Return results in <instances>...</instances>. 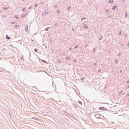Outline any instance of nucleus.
Here are the masks:
<instances>
[{"mask_svg":"<svg viewBox=\"0 0 129 129\" xmlns=\"http://www.w3.org/2000/svg\"><path fill=\"white\" fill-rule=\"evenodd\" d=\"M6 38L8 40H9L11 39V38L8 36L7 35H6Z\"/></svg>","mask_w":129,"mask_h":129,"instance_id":"obj_2","label":"nucleus"},{"mask_svg":"<svg viewBox=\"0 0 129 129\" xmlns=\"http://www.w3.org/2000/svg\"><path fill=\"white\" fill-rule=\"evenodd\" d=\"M84 19H85V18H84Z\"/></svg>","mask_w":129,"mask_h":129,"instance_id":"obj_14","label":"nucleus"},{"mask_svg":"<svg viewBox=\"0 0 129 129\" xmlns=\"http://www.w3.org/2000/svg\"><path fill=\"white\" fill-rule=\"evenodd\" d=\"M60 12V11L59 10H58L57 11V13H59Z\"/></svg>","mask_w":129,"mask_h":129,"instance_id":"obj_6","label":"nucleus"},{"mask_svg":"<svg viewBox=\"0 0 129 129\" xmlns=\"http://www.w3.org/2000/svg\"><path fill=\"white\" fill-rule=\"evenodd\" d=\"M78 47V46H76L75 47V48H77Z\"/></svg>","mask_w":129,"mask_h":129,"instance_id":"obj_8","label":"nucleus"},{"mask_svg":"<svg viewBox=\"0 0 129 129\" xmlns=\"http://www.w3.org/2000/svg\"><path fill=\"white\" fill-rule=\"evenodd\" d=\"M121 33H119V34H121Z\"/></svg>","mask_w":129,"mask_h":129,"instance_id":"obj_13","label":"nucleus"},{"mask_svg":"<svg viewBox=\"0 0 129 129\" xmlns=\"http://www.w3.org/2000/svg\"><path fill=\"white\" fill-rule=\"evenodd\" d=\"M42 61L43 62H46V61H45L44 60H42Z\"/></svg>","mask_w":129,"mask_h":129,"instance_id":"obj_7","label":"nucleus"},{"mask_svg":"<svg viewBox=\"0 0 129 129\" xmlns=\"http://www.w3.org/2000/svg\"><path fill=\"white\" fill-rule=\"evenodd\" d=\"M49 28V27H47V28H45V30L46 31H47L48 30Z\"/></svg>","mask_w":129,"mask_h":129,"instance_id":"obj_3","label":"nucleus"},{"mask_svg":"<svg viewBox=\"0 0 129 129\" xmlns=\"http://www.w3.org/2000/svg\"><path fill=\"white\" fill-rule=\"evenodd\" d=\"M127 95L128 96H129V93L127 94Z\"/></svg>","mask_w":129,"mask_h":129,"instance_id":"obj_10","label":"nucleus"},{"mask_svg":"<svg viewBox=\"0 0 129 129\" xmlns=\"http://www.w3.org/2000/svg\"><path fill=\"white\" fill-rule=\"evenodd\" d=\"M129 83V81H127V83Z\"/></svg>","mask_w":129,"mask_h":129,"instance_id":"obj_11","label":"nucleus"},{"mask_svg":"<svg viewBox=\"0 0 129 129\" xmlns=\"http://www.w3.org/2000/svg\"><path fill=\"white\" fill-rule=\"evenodd\" d=\"M99 109L100 110L103 111H106L107 110V109L103 107H100L99 108Z\"/></svg>","mask_w":129,"mask_h":129,"instance_id":"obj_1","label":"nucleus"},{"mask_svg":"<svg viewBox=\"0 0 129 129\" xmlns=\"http://www.w3.org/2000/svg\"><path fill=\"white\" fill-rule=\"evenodd\" d=\"M34 50H35V51L36 52H37V50L36 49H35Z\"/></svg>","mask_w":129,"mask_h":129,"instance_id":"obj_4","label":"nucleus"},{"mask_svg":"<svg viewBox=\"0 0 129 129\" xmlns=\"http://www.w3.org/2000/svg\"><path fill=\"white\" fill-rule=\"evenodd\" d=\"M113 2V0H112V2Z\"/></svg>","mask_w":129,"mask_h":129,"instance_id":"obj_12","label":"nucleus"},{"mask_svg":"<svg viewBox=\"0 0 129 129\" xmlns=\"http://www.w3.org/2000/svg\"><path fill=\"white\" fill-rule=\"evenodd\" d=\"M16 18H17V19H18L19 18L18 17H16Z\"/></svg>","mask_w":129,"mask_h":129,"instance_id":"obj_9","label":"nucleus"},{"mask_svg":"<svg viewBox=\"0 0 129 129\" xmlns=\"http://www.w3.org/2000/svg\"><path fill=\"white\" fill-rule=\"evenodd\" d=\"M116 8V6H114L113 7V8H112V9H114Z\"/></svg>","mask_w":129,"mask_h":129,"instance_id":"obj_5","label":"nucleus"}]
</instances>
